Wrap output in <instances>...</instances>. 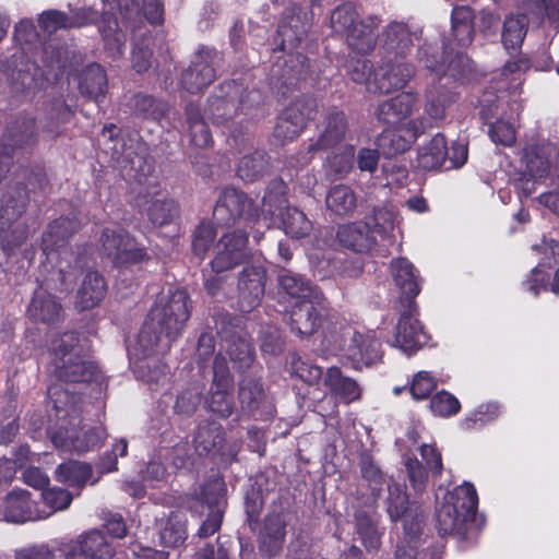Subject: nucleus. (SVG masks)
<instances>
[{"mask_svg": "<svg viewBox=\"0 0 559 559\" xmlns=\"http://www.w3.org/2000/svg\"><path fill=\"white\" fill-rule=\"evenodd\" d=\"M191 300L183 289L169 290L151 308L136 341V350L148 357L157 348L168 349L183 332L191 316Z\"/></svg>", "mask_w": 559, "mask_h": 559, "instance_id": "1", "label": "nucleus"}, {"mask_svg": "<svg viewBox=\"0 0 559 559\" xmlns=\"http://www.w3.org/2000/svg\"><path fill=\"white\" fill-rule=\"evenodd\" d=\"M478 496L472 484L465 483L447 491L436 509V527L441 536H454L461 540L476 534L483 520L477 514Z\"/></svg>", "mask_w": 559, "mask_h": 559, "instance_id": "2", "label": "nucleus"}, {"mask_svg": "<svg viewBox=\"0 0 559 559\" xmlns=\"http://www.w3.org/2000/svg\"><path fill=\"white\" fill-rule=\"evenodd\" d=\"M53 373L60 381L90 383L100 374L98 366L82 356L79 334L64 332L52 342Z\"/></svg>", "mask_w": 559, "mask_h": 559, "instance_id": "3", "label": "nucleus"}, {"mask_svg": "<svg viewBox=\"0 0 559 559\" xmlns=\"http://www.w3.org/2000/svg\"><path fill=\"white\" fill-rule=\"evenodd\" d=\"M380 19L370 15L361 19L356 5L352 2L338 4L330 16V25L335 33L344 35L352 51L367 56L371 53L377 45L376 29Z\"/></svg>", "mask_w": 559, "mask_h": 559, "instance_id": "4", "label": "nucleus"}, {"mask_svg": "<svg viewBox=\"0 0 559 559\" xmlns=\"http://www.w3.org/2000/svg\"><path fill=\"white\" fill-rule=\"evenodd\" d=\"M28 193L25 187L16 185L1 198L0 245L7 252L21 247L28 236L25 224L17 222L24 213Z\"/></svg>", "mask_w": 559, "mask_h": 559, "instance_id": "5", "label": "nucleus"}, {"mask_svg": "<svg viewBox=\"0 0 559 559\" xmlns=\"http://www.w3.org/2000/svg\"><path fill=\"white\" fill-rule=\"evenodd\" d=\"M100 253L115 267H128L150 260L146 248L121 227H105L99 237Z\"/></svg>", "mask_w": 559, "mask_h": 559, "instance_id": "6", "label": "nucleus"}, {"mask_svg": "<svg viewBox=\"0 0 559 559\" xmlns=\"http://www.w3.org/2000/svg\"><path fill=\"white\" fill-rule=\"evenodd\" d=\"M97 23L106 52L112 58L122 57L126 49L127 36L119 27L115 13L104 12L100 16L92 8H81L69 15V28H81Z\"/></svg>", "mask_w": 559, "mask_h": 559, "instance_id": "7", "label": "nucleus"}, {"mask_svg": "<svg viewBox=\"0 0 559 559\" xmlns=\"http://www.w3.org/2000/svg\"><path fill=\"white\" fill-rule=\"evenodd\" d=\"M37 140L36 121L33 118H17L8 126L0 139V175H8L15 154L32 150Z\"/></svg>", "mask_w": 559, "mask_h": 559, "instance_id": "8", "label": "nucleus"}, {"mask_svg": "<svg viewBox=\"0 0 559 559\" xmlns=\"http://www.w3.org/2000/svg\"><path fill=\"white\" fill-rule=\"evenodd\" d=\"M62 257L50 255L47 259V263L43 264V270L38 278L40 289L49 293L53 292H68L72 288L79 274V267H81L80 260L75 259V263L72 264L74 254L70 250H62L60 252Z\"/></svg>", "mask_w": 559, "mask_h": 559, "instance_id": "9", "label": "nucleus"}, {"mask_svg": "<svg viewBox=\"0 0 559 559\" xmlns=\"http://www.w3.org/2000/svg\"><path fill=\"white\" fill-rule=\"evenodd\" d=\"M239 418L245 416L266 420L274 416L275 407L266 394L262 380L246 376L238 382Z\"/></svg>", "mask_w": 559, "mask_h": 559, "instance_id": "10", "label": "nucleus"}, {"mask_svg": "<svg viewBox=\"0 0 559 559\" xmlns=\"http://www.w3.org/2000/svg\"><path fill=\"white\" fill-rule=\"evenodd\" d=\"M386 512L391 521L396 522L404 519V530L409 537H416L421 530L425 514L420 506L408 502L405 485L399 483H389Z\"/></svg>", "mask_w": 559, "mask_h": 559, "instance_id": "11", "label": "nucleus"}, {"mask_svg": "<svg viewBox=\"0 0 559 559\" xmlns=\"http://www.w3.org/2000/svg\"><path fill=\"white\" fill-rule=\"evenodd\" d=\"M217 51L215 48L200 46L194 52L188 68L180 74V86L190 94L202 93L216 79V71L213 67Z\"/></svg>", "mask_w": 559, "mask_h": 559, "instance_id": "12", "label": "nucleus"}, {"mask_svg": "<svg viewBox=\"0 0 559 559\" xmlns=\"http://www.w3.org/2000/svg\"><path fill=\"white\" fill-rule=\"evenodd\" d=\"M248 242L249 237L245 230L237 229L224 234L216 245V254L211 261L213 272L218 274L249 261L252 253Z\"/></svg>", "mask_w": 559, "mask_h": 559, "instance_id": "13", "label": "nucleus"}, {"mask_svg": "<svg viewBox=\"0 0 559 559\" xmlns=\"http://www.w3.org/2000/svg\"><path fill=\"white\" fill-rule=\"evenodd\" d=\"M213 217L222 226H231L240 218L255 222L259 211L243 192L227 188L222 192L214 206Z\"/></svg>", "mask_w": 559, "mask_h": 559, "instance_id": "14", "label": "nucleus"}, {"mask_svg": "<svg viewBox=\"0 0 559 559\" xmlns=\"http://www.w3.org/2000/svg\"><path fill=\"white\" fill-rule=\"evenodd\" d=\"M325 312L326 299L323 294H320L304 301H295L287 314V322L296 335L310 336L321 326Z\"/></svg>", "mask_w": 559, "mask_h": 559, "instance_id": "15", "label": "nucleus"}, {"mask_svg": "<svg viewBox=\"0 0 559 559\" xmlns=\"http://www.w3.org/2000/svg\"><path fill=\"white\" fill-rule=\"evenodd\" d=\"M423 118L411 119L403 126L386 127L377 139V146L386 158L405 153L424 133Z\"/></svg>", "mask_w": 559, "mask_h": 559, "instance_id": "16", "label": "nucleus"}, {"mask_svg": "<svg viewBox=\"0 0 559 559\" xmlns=\"http://www.w3.org/2000/svg\"><path fill=\"white\" fill-rule=\"evenodd\" d=\"M266 278L267 272L262 265H247L238 273L237 302L241 312H251L261 305Z\"/></svg>", "mask_w": 559, "mask_h": 559, "instance_id": "17", "label": "nucleus"}, {"mask_svg": "<svg viewBox=\"0 0 559 559\" xmlns=\"http://www.w3.org/2000/svg\"><path fill=\"white\" fill-rule=\"evenodd\" d=\"M390 271L400 292L399 307L417 306L415 298L420 293L423 278L415 265L406 258H395L390 262Z\"/></svg>", "mask_w": 559, "mask_h": 559, "instance_id": "18", "label": "nucleus"}, {"mask_svg": "<svg viewBox=\"0 0 559 559\" xmlns=\"http://www.w3.org/2000/svg\"><path fill=\"white\" fill-rule=\"evenodd\" d=\"M349 133L348 117L344 110L332 107L322 121V130L316 141L309 144L308 152H319L334 148L347 139Z\"/></svg>", "mask_w": 559, "mask_h": 559, "instance_id": "19", "label": "nucleus"}, {"mask_svg": "<svg viewBox=\"0 0 559 559\" xmlns=\"http://www.w3.org/2000/svg\"><path fill=\"white\" fill-rule=\"evenodd\" d=\"M81 423L74 421L70 425H60L52 433V443L66 451L84 453L100 443L102 431L96 428L84 429L79 427Z\"/></svg>", "mask_w": 559, "mask_h": 559, "instance_id": "20", "label": "nucleus"}, {"mask_svg": "<svg viewBox=\"0 0 559 559\" xmlns=\"http://www.w3.org/2000/svg\"><path fill=\"white\" fill-rule=\"evenodd\" d=\"M240 85L235 80L222 82L216 91L207 98L206 111L214 123L223 124L239 109Z\"/></svg>", "mask_w": 559, "mask_h": 559, "instance_id": "21", "label": "nucleus"}, {"mask_svg": "<svg viewBox=\"0 0 559 559\" xmlns=\"http://www.w3.org/2000/svg\"><path fill=\"white\" fill-rule=\"evenodd\" d=\"M414 46V34L409 27L402 22H391L383 31L379 52L386 60H405Z\"/></svg>", "mask_w": 559, "mask_h": 559, "instance_id": "22", "label": "nucleus"}, {"mask_svg": "<svg viewBox=\"0 0 559 559\" xmlns=\"http://www.w3.org/2000/svg\"><path fill=\"white\" fill-rule=\"evenodd\" d=\"M414 74L413 63L405 60L381 58V64L374 73V87L379 93L389 94L404 88Z\"/></svg>", "mask_w": 559, "mask_h": 559, "instance_id": "23", "label": "nucleus"}, {"mask_svg": "<svg viewBox=\"0 0 559 559\" xmlns=\"http://www.w3.org/2000/svg\"><path fill=\"white\" fill-rule=\"evenodd\" d=\"M400 320L396 325L395 344L404 352H414L425 345L428 335L416 318L417 306L399 307Z\"/></svg>", "mask_w": 559, "mask_h": 559, "instance_id": "24", "label": "nucleus"}, {"mask_svg": "<svg viewBox=\"0 0 559 559\" xmlns=\"http://www.w3.org/2000/svg\"><path fill=\"white\" fill-rule=\"evenodd\" d=\"M115 550L99 530H91L78 537L66 551V559H112Z\"/></svg>", "mask_w": 559, "mask_h": 559, "instance_id": "25", "label": "nucleus"}, {"mask_svg": "<svg viewBox=\"0 0 559 559\" xmlns=\"http://www.w3.org/2000/svg\"><path fill=\"white\" fill-rule=\"evenodd\" d=\"M81 226V221L73 217H59L49 224L47 230L43 235L41 250L46 259L50 255L62 257V250H69L64 247L67 240Z\"/></svg>", "mask_w": 559, "mask_h": 559, "instance_id": "26", "label": "nucleus"}, {"mask_svg": "<svg viewBox=\"0 0 559 559\" xmlns=\"http://www.w3.org/2000/svg\"><path fill=\"white\" fill-rule=\"evenodd\" d=\"M48 403L59 420L72 424L81 423L82 396L66 389L60 383L51 384L47 390Z\"/></svg>", "mask_w": 559, "mask_h": 559, "instance_id": "27", "label": "nucleus"}, {"mask_svg": "<svg viewBox=\"0 0 559 559\" xmlns=\"http://www.w3.org/2000/svg\"><path fill=\"white\" fill-rule=\"evenodd\" d=\"M416 103L417 95L415 93L402 92L378 105L377 119L386 127H397L412 115Z\"/></svg>", "mask_w": 559, "mask_h": 559, "instance_id": "28", "label": "nucleus"}, {"mask_svg": "<svg viewBox=\"0 0 559 559\" xmlns=\"http://www.w3.org/2000/svg\"><path fill=\"white\" fill-rule=\"evenodd\" d=\"M3 520L13 523H24L40 519V514L35 509L31 493L24 489H13L10 491L0 508Z\"/></svg>", "mask_w": 559, "mask_h": 559, "instance_id": "29", "label": "nucleus"}, {"mask_svg": "<svg viewBox=\"0 0 559 559\" xmlns=\"http://www.w3.org/2000/svg\"><path fill=\"white\" fill-rule=\"evenodd\" d=\"M193 444L199 455L223 456L226 444L224 427L214 420L200 423L193 437Z\"/></svg>", "mask_w": 559, "mask_h": 559, "instance_id": "30", "label": "nucleus"}, {"mask_svg": "<svg viewBox=\"0 0 559 559\" xmlns=\"http://www.w3.org/2000/svg\"><path fill=\"white\" fill-rule=\"evenodd\" d=\"M346 356L357 370L369 367L381 358L380 343L369 335L354 333Z\"/></svg>", "mask_w": 559, "mask_h": 559, "instance_id": "31", "label": "nucleus"}, {"mask_svg": "<svg viewBox=\"0 0 559 559\" xmlns=\"http://www.w3.org/2000/svg\"><path fill=\"white\" fill-rule=\"evenodd\" d=\"M311 24L302 21L299 14H292L282 21L276 29L274 50L285 51L286 49H295L307 36Z\"/></svg>", "mask_w": 559, "mask_h": 559, "instance_id": "32", "label": "nucleus"}, {"mask_svg": "<svg viewBox=\"0 0 559 559\" xmlns=\"http://www.w3.org/2000/svg\"><path fill=\"white\" fill-rule=\"evenodd\" d=\"M120 175H152L154 158L150 155L145 143H136L123 150L117 160Z\"/></svg>", "mask_w": 559, "mask_h": 559, "instance_id": "33", "label": "nucleus"}, {"mask_svg": "<svg viewBox=\"0 0 559 559\" xmlns=\"http://www.w3.org/2000/svg\"><path fill=\"white\" fill-rule=\"evenodd\" d=\"M278 294H283L295 301H304L322 294L312 283L299 273L283 269L277 277Z\"/></svg>", "mask_w": 559, "mask_h": 559, "instance_id": "34", "label": "nucleus"}, {"mask_svg": "<svg viewBox=\"0 0 559 559\" xmlns=\"http://www.w3.org/2000/svg\"><path fill=\"white\" fill-rule=\"evenodd\" d=\"M336 238L342 247L354 252H368L376 245V237L364 222L341 225Z\"/></svg>", "mask_w": 559, "mask_h": 559, "instance_id": "35", "label": "nucleus"}, {"mask_svg": "<svg viewBox=\"0 0 559 559\" xmlns=\"http://www.w3.org/2000/svg\"><path fill=\"white\" fill-rule=\"evenodd\" d=\"M287 523L282 514L266 518L260 538V551L267 557L278 555L284 546Z\"/></svg>", "mask_w": 559, "mask_h": 559, "instance_id": "36", "label": "nucleus"}, {"mask_svg": "<svg viewBox=\"0 0 559 559\" xmlns=\"http://www.w3.org/2000/svg\"><path fill=\"white\" fill-rule=\"evenodd\" d=\"M108 80L105 69L98 63L87 64L79 78V90L83 96L99 103L105 97Z\"/></svg>", "mask_w": 559, "mask_h": 559, "instance_id": "37", "label": "nucleus"}, {"mask_svg": "<svg viewBox=\"0 0 559 559\" xmlns=\"http://www.w3.org/2000/svg\"><path fill=\"white\" fill-rule=\"evenodd\" d=\"M323 385L345 403L360 399L361 390L358 383L354 379L345 377L338 367L328 368L324 373Z\"/></svg>", "mask_w": 559, "mask_h": 559, "instance_id": "38", "label": "nucleus"}, {"mask_svg": "<svg viewBox=\"0 0 559 559\" xmlns=\"http://www.w3.org/2000/svg\"><path fill=\"white\" fill-rule=\"evenodd\" d=\"M444 164H447V140L443 134L437 133L418 151L417 167L425 171H443Z\"/></svg>", "mask_w": 559, "mask_h": 559, "instance_id": "39", "label": "nucleus"}, {"mask_svg": "<svg viewBox=\"0 0 559 559\" xmlns=\"http://www.w3.org/2000/svg\"><path fill=\"white\" fill-rule=\"evenodd\" d=\"M425 114L433 120H443L447 110L457 100V94L443 85H431L426 91Z\"/></svg>", "mask_w": 559, "mask_h": 559, "instance_id": "40", "label": "nucleus"}, {"mask_svg": "<svg viewBox=\"0 0 559 559\" xmlns=\"http://www.w3.org/2000/svg\"><path fill=\"white\" fill-rule=\"evenodd\" d=\"M233 389L210 385L203 400L204 409L219 419L229 418L236 411Z\"/></svg>", "mask_w": 559, "mask_h": 559, "instance_id": "41", "label": "nucleus"}, {"mask_svg": "<svg viewBox=\"0 0 559 559\" xmlns=\"http://www.w3.org/2000/svg\"><path fill=\"white\" fill-rule=\"evenodd\" d=\"M106 293L104 276L96 271H90L78 292V306L81 310L92 309L104 299Z\"/></svg>", "mask_w": 559, "mask_h": 559, "instance_id": "42", "label": "nucleus"}, {"mask_svg": "<svg viewBox=\"0 0 559 559\" xmlns=\"http://www.w3.org/2000/svg\"><path fill=\"white\" fill-rule=\"evenodd\" d=\"M186 123L188 126L190 144L203 148L213 144L210 127L205 122L200 106L189 103L185 109Z\"/></svg>", "mask_w": 559, "mask_h": 559, "instance_id": "43", "label": "nucleus"}, {"mask_svg": "<svg viewBox=\"0 0 559 559\" xmlns=\"http://www.w3.org/2000/svg\"><path fill=\"white\" fill-rule=\"evenodd\" d=\"M28 314L34 321L53 323L61 316V305L50 293L37 290L29 304Z\"/></svg>", "mask_w": 559, "mask_h": 559, "instance_id": "44", "label": "nucleus"}, {"mask_svg": "<svg viewBox=\"0 0 559 559\" xmlns=\"http://www.w3.org/2000/svg\"><path fill=\"white\" fill-rule=\"evenodd\" d=\"M355 528L362 545L368 551H378L381 546V536L378 521L370 512L359 509L355 512Z\"/></svg>", "mask_w": 559, "mask_h": 559, "instance_id": "45", "label": "nucleus"}, {"mask_svg": "<svg viewBox=\"0 0 559 559\" xmlns=\"http://www.w3.org/2000/svg\"><path fill=\"white\" fill-rule=\"evenodd\" d=\"M222 338L226 343V350L234 367L239 371L249 369L254 360L252 347L248 340L241 336L227 335V332H221Z\"/></svg>", "mask_w": 559, "mask_h": 559, "instance_id": "46", "label": "nucleus"}, {"mask_svg": "<svg viewBox=\"0 0 559 559\" xmlns=\"http://www.w3.org/2000/svg\"><path fill=\"white\" fill-rule=\"evenodd\" d=\"M187 519L185 514L171 512L159 531L160 544L165 547L177 548L187 539Z\"/></svg>", "mask_w": 559, "mask_h": 559, "instance_id": "47", "label": "nucleus"}, {"mask_svg": "<svg viewBox=\"0 0 559 559\" xmlns=\"http://www.w3.org/2000/svg\"><path fill=\"white\" fill-rule=\"evenodd\" d=\"M132 107L136 116L154 121L162 120L169 111V106L165 100L143 93L133 96Z\"/></svg>", "mask_w": 559, "mask_h": 559, "instance_id": "48", "label": "nucleus"}, {"mask_svg": "<svg viewBox=\"0 0 559 559\" xmlns=\"http://www.w3.org/2000/svg\"><path fill=\"white\" fill-rule=\"evenodd\" d=\"M92 466L80 461H67L58 465L56 479L72 487H83L92 476Z\"/></svg>", "mask_w": 559, "mask_h": 559, "instance_id": "49", "label": "nucleus"}, {"mask_svg": "<svg viewBox=\"0 0 559 559\" xmlns=\"http://www.w3.org/2000/svg\"><path fill=\"white\" fill-rule=\"evenodd\" d=\"M287 186L282 177H275L267 186L262 200V211L271 217H276L288 207L286 199Z\"/></svg>", "mask_w": 559, "mask_h": 559, "instance_id": "50", "label": "nucleus"}, {"mask_svg": "<svg viewBox=\"0 0 559 559\" xmlns=\"http://www.w3.org/2000/svg\"><path fill=\"white\" fill-rule=\"evenodd\" d=\"M276 218L280 219L285 234L296 239L307 237L312 229L311 222L297 207H286Z\"/></svg>", "mask_w": 559, "mask_h": 559, "instance_id": "51", "label": "nucleus"}, {"mask_svg": "<svg viewBox=\"0 0 559 559\" xmlns=\"http://www.w3.org/2000/svg\"><path fill=\"white\" fill-rule=\"evenodd\" d=\"M284 110L304 129L314 120L319 112L318 99L312 94H302L293 100Z\"/></svg>", "mask_w": 559, "mask_h": 559, "instance_id": "52", "label": "nucleus"}, {"mask_svg": "<svg viewBox=\"0 0 559 559\" xmlns=\"http://www.w3.org/2000/svg\"><path fill=\"white\" fill-rule=\"evenodd\" d=\"M289 372L292 376L299 378L302 382L310 386L323 383L322 368L309 359H305L296 353L289 355Z\"/></svg>", "mask_w": 559, "mask_h": 559, "instance_id": "53", "label": "nucleus"}, {"mask_svg": "<svg viewBox=\"0 0 559 559\" xmlns=\"http://www.w3.org/2000/svg\"><path fill=\"white\" fill-rule=\"evenodd\" d=\"M395 213L392 206H372L371 213L364 216V224L371 235L385 237L394 228Z\"/></svg>", "mask_w": 559, "mask_h": 559, "instance_id": "54", "label": "nucleus"}, {"mask_svg": "<svg viewBox=\"0 0 559 559\" xmlns=\"http://www.w3.org/2000/svg\"><path fill=\"white\" fill-rule=\"evenodd\" d=\"M527 32V22L524 15H508L503 22L501 41L507 50H516L522 46Z\"/></svg>", "mask_w": 559, "mask_h": 559, "instance_id": "55", "label": "nucleus"}, {"mask_svg": "<svg viewBox=\"0 0 559 559\" xmlns=\"http://www.w3.org/2000/svg\"><path fill=\"white\" fill-rule=\"evenodd\" d=\"M325 201L326 206L338 215L352 213L357 205L356 195L349 187L344 185L331 188Z\"/></svg>", "mask_w": 559, "mask_h": 559, "instance_id": "56", "label": "nucleus"}, {"mask_svg": "<svg viewBox=\"0 0 559 559\" xmlns=\"http://www.w3.org/2000/svg\"><path fill=\"white\" fill-rule=\"evenodd\" d=\"M226 487L223 478L214 477L209 479L201 491V501L209 508V511H222L225 513L227 501L225 498Z\"/></svg>", "mask_w": 559, "mask_h": 559, "instance_id": "57", "label": "nucleus"}, {"mask_svg": "<svg viewBox=\"0 0 559 559\" xmlns=\"http://www.w3.org/2000/svg\"><path fill=\"white\" fill-rule=\"evenodd\" d=\"M359 469L362 479L368 484L371 490V495L377 499L383 488L386 485V479L381 469L377 466L371 455L364 453L359 460Z\"/></svg>", "mask_w": 559, "mask_h": 559, "instance_id": "58", "label": "nucleus"}, {"mask_svg": "<svg viewBox=\"0 0 559 559\" xmlns=\"http://www.w3.org/2000/svg\"><path fill=\"white\" fill-rule=\"evenodd\" d=\"M307 58L304 55H297L296 61L298 67L295 69L294 66H288V61H285L283 73L280 75L282 95L286 97L287 93L295 90H300V83L306 81L307 71L305 70L304 62Z\"/></svg>", "mask_w": 559, "mask_h": 559, "instance_id": "59", "label": "nucleus"}, {"mask_svg": "<svg viewBox=\"0 0 559 559\" xmlns=\"http://www.w3.org/2000/svg\"><path fill=\"white\" fill-rule=\"evenodd\" d=\"M178 215L177 203L171 199L154 200L147 207V216L154 226L169 224Z\"/></svg>", "mask_w": 559, "mask_h": 559, "instance_id": "60", "label": "nucleus"}, {"mask_svg": "<svg viewBox=\"0 0 559 559\" xmlns=\"http://www.w3.org/2000/svg\"><path fill=\"white\" fill-rule=\"evenodd\" d=\"M521 159L526 170L518 175H550V162L538 147H525Z\"/></svg>", "mask_w": 559, "mask_h": 559, "instance_id": "61", "label": "nucleus"}, {"mask_svg": "<svg viewBox=\"0 0 559 559\" xmlns=\"http://www.w3.org/2000/svg\"><path fill=\"white\" fill-rule=\"evenodd\" d=\"M355 146L347 144L328 157V166L333 175H348L355 166Z\"/></svg>", "mask_w": 559, "mask_h": 559, "instance_id": "62", "label": "nucleus"}, {"mask_svg": "<svg viewBox=\"0 0 559 559\" xmlns=\"http://www.w3.org/2000/svg\"><path fill=\"white\" fill-rule=\"evenodd\" d=\"M269 166L270 157L267 153L257 150L239 160L236 175H263Z\"/></svg>", "mask_w": 559, "mask_h": 559, "instance_id": "63", "label": "nucleus"}, {"mask_svg": "<svg viewBox=\"0 0 559 559\" xmlns=\"http://www.w3.org/2000/svg\"><path fill=\"white\" fill-rule=\"evenodd\" d=\"M346 73L353 82L357 84H368L371 78L374 79L377 70L369 59L352 57L346 62Z\"/></svg>", "mask_w": 559, "mask_h": 559, "instance_id": "64", "label": "nucleus"}]
</instances>
